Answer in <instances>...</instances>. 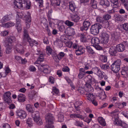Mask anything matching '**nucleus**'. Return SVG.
Returning a JSON list of instances; mask_svg holds the SVG:
<instances>
[{
    "label": "nucleus",
    "mask_w": 128,
    "mask_h": 128,
    "mask_svg": "<svg viewBox=\"0 0 128 128\" xmlns=\"http://www.w3.org/2000/svg\"><path fill=\"white\" fill-rule=\"evenodd\" d=\"M14 3L15 6L19 8H26L29 9L30 6V2L26 0H14Z\"/></svg>",
    "instance_id": "1"
},
{
    "label": "nucleus",
    "mask_w": 128,
    "mask_h": 128,
    "mask_svg": "<svg viewBox=\"0 0 128 128\" xmlns=\"http://www.w3.org/2000/svg\"><path fill=\"white\" fill-rule=\"evenodd\" d=\"M46 119L48 124L45 126V128H53L54 126L52 124L54 118L52 115L50 114H48L46 116Z\"/></svg>",
    "instance_id": "2"
},
{
    "label": "nucleus",
    "mask_w": 128,
    "mask_h": 128,
    "mask_svg": "<svg viewBox=\"0 0 128 128\" xmlns=\"http://www.w3.org/2000/svg\"><path fill=\"white\" fill-rule=\"evenodd\" d=\"M124 8L128 11V5L127 0H120ZM112 6L114 8H117L119 6L118 0H110Z\"/></svg>",
    "instance_id": "3"
},
{
    "label": "nucleus",
    "mask_w": 128,
    "mask_h": 128,
    "mask_svg": "<svg viewBox=\"0 0 128 128\" xmlns=\"http://www.w3.org/2000/svg\"><path fill=\"white\" fill-rule=\"evenodd\" d=\"M102 26L99 24L92 25L90 28V32L94 35H97L99 32V30L101 29Z\"/></svg>",
    "instance_id": "4"
},
{
    "label": "nucleus",
    "mask_w": 128,
    "mask_h": 128,
    "mask_svg": "<svg viewBox=\"0 0 128 128\" xmlns=\"http://www.w3.org/2000/svg\"><path fill=\"white\" fill-rule=\"evenodd\" d=\"M36 66L38 67V70L44 74H48L50 72V68L48 65L40 64Z\"/></svg>",
    "instance_id": "5"
},
{
    "label": "nucleus",
    "mask_w": 128,
    "mask_h": 128,
    "mask_svg": "<svg viewBox=\"0 0 128 128\" xmlns=\"http://www.w3.org/2000/svg\"><path fill=\"white\" fill-rule=\"evenodd\" d=\"M121 64L120 60H118L111 65V69L114 72H118L120 70V66Z\"/></svg>",
    "instance_id": "6"
},
{
    "label": "nucleus",
    "mask_w": 128,
    "mask_h": 128,
    "mask_svg": "<svg viewBox=\"0 0 128 128\" xmlns=\"http://www.w3.org/2000/svg\"><path fill=\"white\" fill-rule=\"evenodd\" d=\"M60 0H52L51 4L54 7V9L56 10H60Z\"/></svg>",
    "instance_id": "7"
},
{
    "label": "nucleus",
    "mask_w": 128,
    "mask_h": 128,
    "mask_svg": "<svg viewBox=\"0 0 128 128\" xmlns=\"http://www.w3.org/2000/svg\"><path fill=\"white\" fill-rule=\"evenodd\" d=\"M101 38V40L102 42L104 44L107 43L109 39L108 35L106 32H102L100 35Z\"/></svg>",
    "instance_id": "8"
},
{
    "label": "nucleus",
    "mask_w": 128,
    "mask_h": 128,
    "mask_svg": "<svg viewBox=\"0 0 128 128\" xmlns=\"http://www.w3.org/2000/svg\"><path fill=\"white\" fill-rule=\"evenodd\" d=\"M16 38L14 36H10L5 38V39L4 40V44H12V43L15 41Z\"/></svg>",
    "instance_id": "9"
},
{
    "label": "nucleus",
    "mask_w": 128,
    "mask_h": 128,
    "mask_svg": "<svg viewBox=\"0 0 128 128\" xmlns=\"http://www.w3.org/2000/svg\"><path fill=\"white\" fill-rule=\"evenodd\" d=\"M90 36L87 32L81 34L80 36V40L81 42H86L89 38Z\"/></svg>",
    "instance_id": "10"
},
{
    "label": "nucleus",
    "mask_w": 128,
    "mask_h": 128,
    "mask_svg": "<svg viewBox=\"0 0 128 128\" xmlns=\"http://www.w3.org/2000/svg\"><path fill=\"white\" fill-rule=\"evenodd\" d=\"M10 93L8 92L4 93V100L5 102L8 103H10L12 102L11 99Z\"/></svg>",
    "instance_id": "11"
},
{
    "label": "nucleus",
    "mask_w": 128,
    "mask_h": 128,
    "mask_svg": "<svg viewBox=\"0 0 128 128\" xmlns=\"http://www.w3.org/2000/svg\"><path fill=\"white\" fill-rule=\"evenodd\" d=\"M28 12H27V15H26V14L24 12H16V19L18 20H21L19 19V18H28Z\"/></svg>",
    "instance_id": "12"
},
{
    "label": "nucleus",
    "mask_w": 128,
    "mask_h": 128,
    "mask_svg": "<svg viewBox=\"0 0 128 128\" xmlns=\"http://www.w3.org/2000/svg\"><path fill=\"white\" fill-rule=\"evenodd\" d=\"M16 113L17 116L21 119L25 118L26 116V113L24 110H18L16 112Z\"/></svg>",
    "instance_id": "13"
},
{
    "label": "nucleus",
    "mask_w": 128,
    "mask_h": 128,
    "mask_svg": "<svg viewBox=\"0 0 128 128\" xmlns=\"http://www.w3.org/2000/svg\"><path fill=\"white\" fill-rule=\"evenodd\" d=\"M14 48L19 53L22 54L24 52L22 46L19 43L18 44L15 46L14 47Z\"/></svg>",
    "instance_id": "14"
},
{
    "label": "nucleus",
    "mask_w": 128,
    "mask_h": 128,
    "mask_svg": "<svg viewBox=\"0 0 128 128\" xmlns=\"http://www.w3.org/2000/svg\"><path fill=\"white\" fill-rule=\"evenodd\" d=\"M12 14L5 15L1 20V23L3 24V23L9 21L12 19Z\"/></svg>",
    "instance_id": "15"
},
{
    "label": "nucleus",
    "mask_w": 128,
    "mask_h": 128,
    "mask_svg": "<svg viewBox=\"0 0 128 128\" xmlns=\"http://www.w3.org/2000/svg\"><path fill=\"white\" fill-rule=\"evenodd\" d=\"M15 26L16 28L18 31V33H20L22 29L21 20H18L16 19Z\"/></svg>",
    "instance_id": "16"
},
{
    "label": "nucleus",
    "mask_w": 128,
    "mask_h": 128,
    "mask_svg": "<svg viewBox=\"0 0 128 128\" xmlns=\"http://www.w3.org/2000/svg\"><path fill=\"white\" fill-rule=\"evenodd\" d=\"M65 32L70 36L74 35L75 34L74 29L71 27L67 28L65 30Z\"/></svg>",
    "instance_id": "17"
},
{
    "label": "nucleus",
    "mask_w": 128,
    "mask_h": 128,
    "mask_svg": "<svg viewBox=\"0 0 128 128\" xmlns=\"http://www.w3.org/2000/svg\"><path fill=\"white\" fill-rule=\"evenodd\" d=\"M85 52V48L82 46H80L78 48L76 51L75 53L78 56L84 54Z\"/></svg>",
    "instance_id": "18"
},
{
    "label": "nucleus",
    "mask_w": 128,
    "mask_h": 128,
    "mask_svg": "<svg viewBox=\"0 0 128 128\" xmlns=\"http://www.w3.org/2000/svg\"><path fill=\"white\" fill-rule=\"evenodd\" d=\"M70 117L72 118H78L81 120L84 119L85 117V116H82L78 114H70Z\"/></svg>",
    "instance_id": "19"
},
{
    "label": "nucleus",
    "mask_w": 128,
    "mask_h": 128,
    "mask_svg": "<svg viewBox=\"0 0 128 128\" xmlns=\"http://www.w3.org/2000/svg\"><path fill=\"white\" fill-rule=\"evenodd\" d=\"M116 47L115 46H112L110 47L109 50V52L111 55L115 56L117 52Z\"/></svg>",
    "instance_id": "20"
},
{
    "label": "nucleus",
    "mask_w": 128,
    "mask_h": 128,
    "mask_svg": "<svg viewBox=\"0 0 128 128\" xmlns=\"http://www.w3.org/2000/svg\"><path fill=\"white\" fill-rule=\"evenodd\" d=\"M28 18L26 19V26L27 28H29L30 26L31 22V17L30 14L29 13H28Z\"/></svg>",
    "instance_id": "21"
},
{
    "label": "nucleus",
    "mask_w": 128,
    "mask_h": 128,
    "mask_svg": "<svg viewBox=\"0 0 128 128\" xmlns=\"http://www.w3.org/2000/svg\"><path fill=\"white\" fill-rule=\"evenodd\" d=\"M6 48V52L7 54H9L10 53L12 48V45L10 44H4Z\"/></svg>",
    "instance_id": "22"
},
{
    "label": "nucleus",
    "mask_w": 128,
    "mask_h": 128,
    "mask_svg": "<svg viewBox=\"0 0 128 128\" xmlns=\"http://www.w3.org/2000/svg\"><path fill=\"white\" fill-rule=\"evenodd\" d=\"M116 50L119 52H122L125 49V47L124 44H120L117 45L116 46Z\"/></svg>",
    "instance_id": "23"
},
{
    "label": "nucleus",
    "mask_w": 128,
    "mask_h": 128,
    "mask_svg": "<svg viewBox=\"0 0 128 128\" xmlns=\"http://www.w3.org/2000/svg\"><path fill=\"white\" fill-rule=\"evenodd\" d=\"M92 61L91 60H88L84 64V69L85 70H88L92 64Z\"/></svg>",
    "instance_id": "24"
},
{
    "label": "nucleus",
    "mask_w": 128,
    "mask_h": 128,
    "mask_svg": "<svg viewBox=\"0 0 128 128\" xmlns=\"http://www.w3.org/2000/svg\"><path fill=\"white\" fill-rule=\"evenodd\" d=\"M15 25V23L11 22L2 24V26L5 28H8L13 26Z\"/></svg>",
    "instance_id": "25"
},
{
    "label": "nucleus",
    "mask_w": 128,
    "mask_h": 128,
    "mask_svg": "<svg viewBox=\"0 0 128 128\" xmlns=\"http://www.w3.org/2000/svg\"><path fill=\"white\" fill-rule=\"evenodd\" d=\"M98 120L100 124L102 126H105L106 123L105 120L102 117H99L98 119Z\"/></svg>",
    "instance_id": "26"
},
{
    "label": "nucleus",
    "mask_w": 128,
    "mask_h": 128,
    "mask_svg": "<svg viewBox=\"0 0 128 128\" xmlns=\"http://www.w3.org/2000/svg\"><path fill=\"white\" fill-rule=\"evenodd\" d=\"M87 98L89 101H93L95 99V96L92 94L88 93L86 94Z\"/></svg>",
    "instance_id": "27"
},
{
    "label": "nucleus",
    "mask_w": 128,
    "mask_h": 128,
    "mask_svg": "<svg viewBox=\"0 0 128 128\" xmlns=\"http://www.w3.org/2000/svg\"><path fill=\"white\" fill-rule=\"evenodd\" d=\"M86 87L85 88V91L88 92H92L94 91L93 88L92 87L91 85L87 84L86 85Z\"/></svg>",
    "instance_id": "28"
},
{
    "label": "nucleus",
    "mask_w": 128,
    "mask_h": 128,
    "mask_svg": "<svg viewBox=\"0 0 128 128\" xmlns=\"http://www.w3.org/2000/svg\"><path fill=\"white\" fill-rule=\"evenodd\" d=\"M44 54H40L38 59L35 62V64H38L40 62H43L44 60Z\"/></svg>",
    "instance_id": "29"
},
{
    "label": "nucleus",
    "mask_w": 128,
    "mask_h": 128,
    "mask_svg": "<svg viewBox=\"0 0 128 128\" xmlns=\"http://www.w3.org/2000/svg\"><path fill=\"white\" fill-rule=\"evenodd\" d=\"M26 108L28 112L32 113L33 112L34 110V108L33 107V106L29 104L26 105Z\"/></svg>",
    "instance_id": "30"
},
{
    "label": "nucleus",
    "mask_w": 128,
    "mask_h": 128,
    "mask_svg": "<svg viewBox=\"0 0 128 128\" xmlns=\"http://www.w3.org/2000/svg\"><path fill=\"white\" fill-rule=\"evenodd\" d=\"M28 41L29 42L30 45L32 47L34 45L36 46L38 44L37 42L34 40L32 39L31 38H29Z\"/></svg>",
    "instance_id": "31"
},
{
    "label": "nucleus",
    "mask_w": 128,
    "mask_h": 128,
    "mask_svg": "<svg viewBox=\"0 0 128 128\" xmlns=\"http://www.w3.org/2000/svg\"><path fill=\"white\" fill-rule=\"evenodd\" d=\"M18 101L21 102H24L25 101V96L22 94H20L18 96Z\"/></svg>",
    "instance_id": "32"
},
{
    "label": "nucleus",
    "mask_w": 128,
    "mask_h": 128,
    "mask_svg": "<svg viewBox=\"0 0 128 128\" xmlns=\"http://www.w3.org/2000/svg\"><path fill=\"white\" fill-rule=\"evenodd\" d=\"M90 23L89 21L85 20L83 23V26L84 28V29L87 30L90 25Z\"/></svg>",
    "instance_id": "33"
},
{
    "label": "nucleus",
    "mask_w": 128,
    "mask_h": 128,
    "mask_svg": "<svg viewBox=\"0 0 128 128\" xmlns=\"http://www.w3.org/2000/svg\"><path fill=\"white\" fill-rule=\"evenodd\" d=\"M91 42L93 45H95L98 44L100 42V40L98 38L94 37L91 39Z\"/></svg>",
    "instance_id": "34"
},
{
    "label": "nucleus",
    "mask_w": 128,
    "mask_h": 128,
    "mask_svg": "<svg viewBox=\"0 0 128 128\" xmlns=\"http://www.w3.org/2000/svg\"><path fill=\"white\" fill-rule=\"evenodd\" d=\"M82 102V101H78L76 102L74 104V107L75 109L78 111L80 110L79 106H81Z\"/></svg>",
    "instance_id": "35"
},
{
    "label": "nucleus",
    "mask_w": 128,
    "mask_h": 128,
    "mask_svg": "<svg viewBox=\"0 0 128 128\" xmlns=\"http://www.w3.org/2000/svg\"><path fill=\"white\" fill-rule=\"evenodd\" d=\"M29 38H31L29 36L28 31L26 30H24V31L23 40H27L28 41Z\"/></svg>",
    "instance_id": "36"
},
{
    "label": "nucleus",
    "mask_w": 128,
    "mask_h": 128,
    "mask_svg": "<svg viewBox=\"0 0 128 128\" xmlns=\"http://www.w3.org/2000/svg\"><path fill=\"white\" fill-rule=\"evenodd\" d=\"M72 20L75 22L78 21L80 18L79 16L77 14H74L72 17Z\"/></svg>",
    "instance_id": "37"
},
{
    "label": "nucleus",
    "mask_w": 128,
    "mask_h": 128,
    "mask_svg": "<svg viewBox=\"0 0 128 128\" xmlns=\"http://www.w3.org/2000/svg\"><path fill=\"white\" fill-rule=\"evenodd\" d=\"M32 116L34 119V120L37 118L40 117L39 113L38 111L34 112V111L32 112Z\"/></svg>",
    "instance_id": "38"
},
{
    "label": "nucleus",
    "mask_w": 128,
    "mask_h": 128,
    "mask_svg": "<svg viewBox=\"0 0 128 128\" xmlns=\"http://www.w3.org/2000/svg\"><path fill=\"white\" fill-rule=\"evenodd\" d=\"M100 4L102 6H108L110 5V2L108 0H101Z\"/></svg>",
    "instance_id": "39"
},
{
    "label": "nucleus",
    "mask_w": 128,
    "mask_h": 128,
    "mask_svg": "<svg viewBox=\"0 0 128 128\" xmlns=\"http://www.w3.org/2000/svg\"><path fill=\"white\" fill-rule=\"evenodd\" d=\"M69 9L72 12L74 11L76 8L75 4L72 2H70L69 3Z\"/></svg>",
    "instance_id": "40"
},
{
    "label": "nucleus",
    "mask_w": 128,
    "mask_h": 128,
    "mask_svg": "<svg viewBox=\"0 0 128 128\" xmlns=\"http://www.w3.org/2000/svg\"><path fill=\"white\" fill-rule=\"evenodd\" d=\"M64 54L63 52H60L58 54V57H57L58 59L57 60H56V62H58L59 60L61 59L64 56Z\"/></svg>",
    "instance_id": "41"
},
{
    "label": "nucleus",
    "mask_w": 128,
    "mask_h": 128,
    "mask_svg": "<svg viewBox=\"0 0 128 128\" xmlns=\"http://www.w3.org/2000/svg\"><path fill=\"white\" fill-rule=\"evenodd\" d=\"M34 120L36 123L39 125H42V120L40 117L35 119Z\"/></svg>",
    "instance_id": "42"
},
{
    "label": "nucleus",
    "mask_w": 128,
    "mask_h": 128,
    "mask_svg": "<svg viewBox=\"0 0 128 128\" xmlns=\"http://www.w3.org/2000/svg\"><path fill=\"white\" fill-rule=\"evenodd\" d=\"M112 39L114 40H116L118 38V36L116 32H113L111 34Z\"/></svg>",
    "instance_id": "43"
},
{
    "label": "nucleus",
    "mask_w": 128,
    "mask_h": 128,
    "mask_svg": "<svg viewBox=\"0 0 128 128\" xmlns=\"http://www.w3.org/2000/svg\"><path fill=\"white\" fill-rule=\"evenodd\" d=\"M91 4L92 6L94 9H96L97 8V2L95 0H91Z\"/></svg>",
    "instance_id": "44"
},
{
    "label": "nucleus",
    "mask_w": 128,
    "mask_h": 128,
    "mask_svg": "<svg viewBox=\"0 0 128 128\" xmlns=\"http://www.w3.org/2000/svg\"><path fill=\"white\" fill-rule=\"evenodd\" d=\"M64 116L62 114V113H59L58 116V122H62L63 121Z\"/></svg>",
    "instance_id": "45"
},
{
    "label": "nucleus",
    "mask_w": 128,
    "mask_h": 128,
    "mask_svg": "<svg viewBox=\"0 0 128 128\" xmlns=\"http://www.w3.org/2000/svg\"><path fill=\"white\" fill-rule=\"evenodd\" d=\"M100 66L102 69L104 70H106L109 68V65L107 64H101L100 65Z\"/></svg>",
    "instance_id": "46"
},
{
    "label": "nucleus",
    "mask_w": 128,
    "mask_h": 128,
    "mask_svg": "<svg viewBox=\"0 0 128 128\" xmlns=\"http://www.w3.org/2000/svg\"><path fill=\"white\" fill-rule=\"evenodd\" d=\"M92 70L93 73H94L96 74H98L100 71V69L97 67H95L93 68Z\"/></svg>",
    "instance_id": "47"
},
{
    "label": "nucleus",
    "mask_w": 128,
    "mask_h": 128,
    "mask_svg": "<svg viewBox=\"0 0 128 128\" xmlns=\"http://www.w3.org/2000/svg\"><path fill=\"white\" fill-rule=\"evenodd\" d=\"M82 70V72H80L78 75V77L80 79L82 78L86 74L85 72H84V69H83Z\"/></svg>",
    "instance_id": "48"
},
{
    "label": "nucleus",
    "mask_w": 128,
    "mask_h": 128,
    "mask_svg": "<svg viewBox=\"0 0 128 128\" xmlns=\"http://www.w3.org/2000/svg\"><path fill=\"white\" fill-rule=\"evenodd\" d=\"M122 122V121L120 120H118L117 118H116L115 119L114 123L116 125L120 126Z\"/></svg>",
    "instance_id": "49"
},
{
    "label": "nucleus",
    "mask_w": 128,
    "mask_h": 128,
    "mask_svg": "<svg viewBox=\"0 0 128 128\" xmlns=\"http://www.w3.org/2000/svg\"><path fill=\"white\" fill-rule=\"evenodd\" d=\"M46 52L49 55L51 54L52 50V48L50 46H47L46 48Z\"/></svg>",
    "instance_id": "50"
},
{
    "label": "nucleus",
    "mask_w": 128,
    "mask_h": 128,
    "mask_svg": "<svg viewBox=\"0 0 128 128\" xmlns=\"http://www.w3.org/2000/svg\"><path fill=\"white\" fill-rule=\"evenodd\" d=\"M9 33L8 30H4L1 32L0 35L1 36L4 37L8 36Z\"/></svg>",
    "instance_id": "51"
},
{
    "label": "nucleus",
    "mask_w": 128,
    "mask_h": 128,
    "mask_svg": "<svg viewBox=\"0 0 128 128\" xmlns=\"http://www.w3.org/2000/svg\"><path fill=\"white\" fill-rule=\"evenodd\" d=\"M99 94L102 100L105 98L106 97V95L104 91H101L99 93Z\"/></svg>",
    "instance_id": "52"
},
{
    "label": "nucleus",
    "mask_w": 128,
    "mask_h": 128,
    "mask_svg": "<svg viewBox=\"0 0 128 128\" xmlns=\"http://www.w3.org/2000/svg\"><path fill=\"white\" fill-rule=\"evenodd\" d=\"M52 93L54 94L57 95L59 93V91L55 87H53L52 88Z\"/></svg>",
    "instance_id": "53"
},
{
    "label": "nucleus",
    "mask_w": 128,
    "mask_h": 128,
    "mask_svg": "<svg viewBox=\"0 0 128 128\" xmlns=\"http://www.w3.org/2000/svg\"><path fill=\"white\" fill-rule=\"evenodd\" d=\"M87 49L88 52L90 54H95V52L94 50L90 46H88L87 48Z\"/></svg>",
    "instance_id": "54"
},
{
    "label": "nucleus",
    "mask_w": 128,
    "mask_h": 128,
    "mask_svg": "<svg viewBox=\"0 0 128 128\" xmlns=\"http://www.w3.org/2000/svg\"><path fill=\"white\" fill-rule=\"evenodd\" d=\"M122 28L123 30L125 31H128V24L124 23L122 24Z\"/></svg>",
    "instance_id": "55"
},
{
    "label": "nucleus",
    "mask_w": 128,
    "mask_h": 128,
    "mask_svg": "<svg viewBox=\"0 0 128 128\" xmlns=\"http://www.w3.org/2000/svg\"><path fill=\"white\" fill-rule=\"evenodd\" d=\"M64 23L66 25L69 26H73L74 24L72 22L68 20L66 21Z\"/></svg>",
    "instance_id": "56"
},
{
    "label": "nucleus",
    "mask_w": 128,
    "mask_h": 128,
    "mask_svg": "<svg viewBox=\"0 0 128 128\" xmlns=\"http://www.w3.org/2000/svg\"><path fill=\"white\" fill-rule=\"evenodd\" d=\"M75 124L78 126L82 127L83 126V124L82 122L78 121H76L75 122Z\"/></svg>",
    "instance_id": "57"
},
{
    "label": "nucleus",
    "mask_w": 128,
    "mask_h": 128,
    "mask_svg": "<svg viewBox=\"0 0 128 128\" xmlns=\"http://www.w3.org/2000/svg\"><path fill=\"white\" fill-rule=\"evenodd\" d=\"M93 46L97 50H100L102 49V48L98 44L93 45Z\"/></svg>",
    "instance_id": "58"
},
{
    "label": "nucleus",
    "mask_w": 128,
    "mask_h": 128,
    "mask_svg": "<svg viewBox=\"0 0 128 128\" xmlns=\"http://www.w3.org/2000/svg\"><path fill=\"white\" fill-rule=\"evenodd\" d=\"M58 27L59 30L61 32H63L64 31L65 29L64 26L63 25H61L60 26H59Z\"/></svg>",
    "instance_id": "59"
},
{
    "label": "nucleus",
    "mask_w": 128,
    "mask_h": 128,
    "mask_svg": "<svg viewBox=\"0 0 128 128\" xmlns=\"http://www.w3.org/2000/svg\"><path fill=\"white\" fill-rule=\"evenodd\" d=\"M110 18V16L108 14L104 15L103 16V18L105 20H108Z\"/></svg>",
    "instance_id": "60"
},
{
    "label": "nucleus",
    "mask_w": 128,
    "mask_h": 128,
    "mask_svg": "<svg viewBox=\"0 0 128 128\" xmlns=\"http://www.w3.org/2000/svg\"><path fill=\"white\" fill-rule=\"evenodd\" d=\"M102 61L103 62H106L107 61V57L105 56H102L100 58Z\"/></svg>",
    "instance_id": "61"
},
{
    "label": "nucleus",
    "mask_w": 128,
    "mask_h": 128,
    "mask_svg": "<svg viewBox=\"0 0 128 128\" xmlns=\"http://www.w3.org/2000/svg\"><path fill=\"white\" fill-rule=\"evenodd\" d=\"M97 75L99 77L100 79V80H102L103 78V75L102 72L101 71H100V72H99L97 74Z\"/></svg>",
    "instance_id": "62"
},
{
    "label": "nucleus",
    "mask_w": 128,
    "mask_h": 128,
    "mask_svg": "<svg viewBox=\"0 0 128 128\" xmlns=\"http://www.w3.org/2000/svg\"><path fill=\"white\" fill-rule=\"evenodd\" d=\"M32 120L30 118H28L27 120L26 123L28 125L30 126L32 124Z\"/></svg>",
    "instance_id": "63"
},
{
    "label": "nucleus",
    "mask_w": 128,
    "mask_h": 128,
    "mask_svg": "<svg viewBox=\"0 0 128 128\" xmlns=\"http://www.w3.org/2000/svg\"><path fill=\"white\" fill-rule=\"evenodd\" d=\"M121 113L126 118H128V111H124L122 112Z\"/></svg>",
    "instance_id": "64"
}]
</instances>
